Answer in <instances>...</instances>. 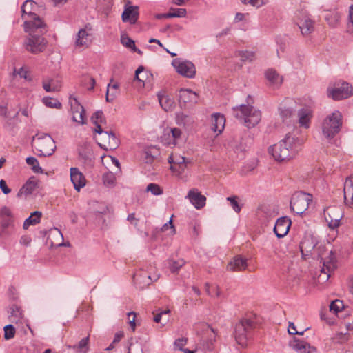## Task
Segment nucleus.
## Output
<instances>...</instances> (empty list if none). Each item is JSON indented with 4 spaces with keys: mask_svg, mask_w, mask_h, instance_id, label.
Here are the masks:
<instances>
[{
    "mask_svg": "<svg viewBox=\"0 0 353 353\" xmlns=\"http://www.w3.org/2000/svg\"><path fill=\"white\" fill-rule=\"evenodd\" d=\"M233 115L241 120H243L244 125L248 128H254L261 119V113L250 105L241 104L232 108Z\"/></svg>",
    "mask_w": 353,
    "mask_h": 353,
    "instance_id": "7ed1b4c3",
    "label": "nucleus"
},
{
    "mask_svg": "<svg viewBox=\"0 0 353 353\" xmlns=\"http://www.w3.org/2000/svg\"><path fill=\"white\" fill-rule=\"evenodd\" d=\"M0 216L3 218L12 217L11 210L6 206H4L0 209Z\"/></svg>",
    "mask_w": 353,
    "mask_h": 353,
    "instance_id": "680f3d73",
    "label": "nucleus"
},
{
    "mask_svg": "<svg viewBox=\"0 0 353 353\" xmlns=\"http://www.w3.org/2000/svg\"><path fill=\"white\" fill-rule=\"evenodd\" d=\"M352 200L353 199V188L352 181L347 178L344 186V199L345 202H348V199Z\"/></svg>",
    "mask_w": 353,
    "mask_h": 353,
    "instance_id": "72a5a7b5",
    "label": "nucleus"
},
{
    "mask_svg": "<svg viewBox=\"0 0 353 353\" xmlns=\"http://www.w3.org/2000/svg\"><path fill=\"white\" fill-rule=\"evenodd\" d=\"M298 116L300 125L308 128L310 126V111L308 109L301 108L298 112Z\"/></svg>",
    "mask_w": 353,
    "mask_h": 353,
    "instance_id": "a878e982",
    "label": "nucleus"
},
{
    "mask_svg": "<svg viewBox=\"0 0 353 353\" xmlns=\"http://www.w3.org/2000/svg\"><path fill=\"white\" fill-rule=\"evenodd\" d=\"M325 216L329 219H336V216H339L340 219H342L343 217V212L339 207H329L325 210Z\"/></svg>",
    "mask_w": 353,
    "mask_h": 353,
    "instance_id": "2f4dec72",
    "label": "nucleus"
},
{
    "mask_svg": "<svg viewBox=\"0 0 353 353\" xmlns=\"http://www.w3.org/2000/svg\"><path fill=\"white\" fill-rule=\"evenodd\" d=\"M3 330H4L5 339L9 340V339L14 338L16 332H15V328L12 325L10 324V325H6L3 327Z\"/></svg>",
    "mask_w": 353,
    "mask_h": 353,
    "instance_id": "3c124183",
    "label": "nucleus"
},
{
    "mask_svg": "<svg viewBox=\"0 0 353 353\" xmlns=\"http://www.w3.org/2000/svg\"><path fill=\"white\" fill-rule=\"evenodd\" d=\"M265 75L270 85L274 88H279L283 82L282 77L273 69H268L265 72Z\"/></svg>",
    "mask_w": 353,
    "mask_h": 353,
    "instance_id": "b1692460",
    "label": "nucleus"
},
{
    "mask_svg": "<svg viewBox=\"0 0 353 353\" xmlns=\"http://www.w3.org/2000/svg\"><path fill=\"white\" fill-rule=\"evenodd\" d=\"M128 353H143L141 345L139 344H131L128 348Z\"/></svg>",
    "mask_w": 353,
    "mask_h": 353,
    "instance_id": "052dcab7",
    "label": "nucleus"
},
{
    "mask_svg": "<svg viewBox=\"0 0 353 353\" xmlns=\"http://www.w3.org/2000/svg\"><path fill=\"white\" fill-rule=\"evenodd\" d=\"M303 143V139L288 133L285 138L270 146L269 153L277 161H283L293 158Z\"/></svg>",
    "mask_w": 353,
    "mask_h": 353,
    "instance_id": "f257e3e1",
    "label": "nucleus"
},
{
    "mask_svg": "<svg viewBox=\"0 0 353 353\" xmlns=\"http://www.w3.org/2000/svg\"><path fill=\"white\" fill-rule=\"evenodd\" d=\"M225 123V119L223 114L220 113L213 114L212 116V130L220 134L224 129Z\"/></svg>",
    "mask_w": 353,
    "mask_h": 353,
    "instance_id": "4be33fe9",
    "label": "nucleus"
},
{
    "mask_svg": "<svg viewBox=\"0 0 353 353\" xmlns=\"http://www.w3.org/2000/svg\"><path fill=\"white\" fill-rule=\"evenodd\" d=\"M312 201V194L304 192H295L291 198L290 209L294 213L301 215L307 210Z\"/></svg>",
    "mask_w": 353,
    "mask_h": 353,
    "instance_id": "6e6552de",
    "label": "nucleus"
},
{
    "mask_svg": "<svg viewBox=\"0 0 353 353\" xmlns=\"http://www.w3.org/2000/svg\"><path fill=\"white\" fill-rule=\"evenodd\" d=\"M172 218H173V215H172V216L170 217L168 222H167L163 225V226L161 228V232H165L168 231V230H170L168 234L174 235L176 234V229L172 223Z\"/></svg>",
    "mask_w": 353,
    "mask_h": 353,
    "instance_id": "09e8293b",
    "label": "nucleus"
},
{
    "mask_svg": "<svg viewBox=\"0 0 353 353\" xmlns=\"http://www.w3.org/2000/svg\"><path fill=\"white\" fill-rule=\"evenodd\" d=\"M341 125L342 115L339 111H334L323 120L322 132L325 138L331 139L339 132Z\"/></svg>",
    "mask_w": 353,
    "mask_h": 353,
    "instance_id": "39448f33",
    "label": "nucleus"
},
{
    "mask_svg": "<svg viewBox=\"0 0 353 353\" xmlns=\"http://www.w3.org/2000/svg\"><path fill=\"white\" fill-rule=\"evenodd\" d=\"M205 290H206V292L209 295H211V296L215 295L217 297L221 296V291L218 286L210 287L209 284L206 283L205 284Z\"/></svg>",
    "mask_w": 353,
    "mask_h": 353,
    "instance_id": "6e6d98bb",
    "label": "nucleus"
},
{
    "mask_svg": "<svg viewBox=\"0 0 353 353\" xmlns=\"http://www.w3.org/2000/svg\"><path fill=\"white\" fill-rule=\"evenodd\" d=\"M108 139V145L110 150L116 149L119 146V140L116 134L112 132H105Z\"/></svg>",
    "mask_w": 353,
    "mask_h": 353,
    "instance_id": "58836bf2",
    "label": "nucleus"
},
{
    "mask_svg": "<svg viewBox=\"0 0 353 353\" xmlns=\"http://www.w3.org/2000/svg\"><path fill=\"white\" fill-rule=\"evenodd\" d=\"M159 102L161 108L166 112H169L173 110L174 108V101L168 95L166 94H158Z\"/></svg>",
    "mask_w": 353,
    "mask_h": 353,
    "instance_id": "393cba45",
    "label": "nucleus"
},
{
    "mask_svg": "<svg viewBox=\"0 0 353 353\" xmlns=\"http://www.w3.org/2000/svg\"><path fill=\"white\" fill-rule=\"evenodd\" d=\"M292 222L288 216H282L279 218L274 228V232L278 238L285 236L289 232Z\"/></svg>",
    "mask_w": 353,
    "mask_h": 353,
    "instance_id": "ddd939ff",
    "label": "nucleus"
},
{
    "mask_svg": "<svg viewBox=\"0 0 353 353\" xmlns=\"http://www.w3.org/2000/svg\"><path fill=\"white\" fill-rule=\"evenodd\" d=\"M297 24L303 36L309 35L314 30V21L307 16H305L302 19H300Z\"/></svg>",
    "mask_w": 353,
    "mask_h": 353,
    "instance_id": "aec40b11",
    "label": "nucleus"
},
{
    "mask_svg": "<svg viewBox=\"0 0 353 353\" xmlns=\"http://www.w3.org/2000/svg\"><path fill=\"white\" fill-rule=\"evenodd\" d=\"M131 315L133 316V318H132V320L129 319V324H130L132 331H134L135 330V327H136V324H135L136 314L134 312H129L128 313V317L130 318Z\"/></svg>",
    "mask_w": 353,
    "mask_h": 353,
    "instance_id": "774afa93",
    "label": "nucleus"
},
{
    "mask_svg": "<svg viewBox=\"0 0 353 353\" xmlns=\"http://www.w3.org/2000/svg\"><path fill=\"white\" fill-rule=\"evenodd\" d=\"M325 221L328 223V227L334 230L336 229L341 223V220L342 219H340L339 216H336V219H329L327 216H325Z\"/></svg>",
    "mask_w": 353,
    "mask_h": 353,
    "instance_id": "5fc2aeb1",
    "label": "nucleus"
},
{
    "mask_svg": "<svg viewBox=\"0 0 353 353\" xmlns=\"http://www.w3.org/2000/svg\"><path fill=\"white\" fill-rule=\"evenodd\" d=\"M91 121L92 122V123H105V119L104 117L103 111L98 110L96 112H94L91 117Z\"/></svg>",
    "mask_w": 353,
    "mask_h": 353,
    "instance_id": "603ef678",
    "label": "nucleus"
},
{
    "mask_svg": "<svg viewBox=\"0 0 353 353\" xmlns=\"http://www.w3.org/2000/svg\"><path fill=\"white\" fill-rule=\"evenodd\" d=\"M36 3L32 0H26L21 6L22 19L24 20V30L29 32L33 29H40L45 26L41 18L34 12Z\"/></svg>",
    "mask_w": 353,
    "mask_h": 353,
    "instance_id": "f03ea898",
    "label": "nucleus"
},
{
    "mask_svg": "<svg viewBox=\"0 0 353 353\" xmlns=\"http://www.w3.org/2000/svg\"><path fill=\"white\" fill-rule=\"evenodd\" d=\"M26 162L28 165L31 166V169L34 173H43V169L35 157H28L26 159Z\"/></svg>",
    "mask_w": 353,
    "mask_h": 353,
    "instance_id": "473e14b6",
    "label": "nucleus"
},
{
    "mask_svg": "<svg viewBox=\"0 0 353 353\" xmlns=\"http://www.w3.org/2000/svg\"><path fill=\"white\" fill-rule=\"evenodd\" d=\"M102 180L105 186L112 187L114 185L116 177L112 172H108L103 174Z\"/></svg>",
    "mask_w": 353,
    "mask_h": 353,
    "instance_id": "e433bc0d",
    "label": "nucleus"
},
{
    "mask_svg": "<svg viewBox=\"0 0 353 353\" xmlns=\"http://www.w3.org/2000/svg\"><path fill=\"white\" fill-rule=\"evenodd\" d=\"M316 246L312 239H305L303 240L300 245L301 252L305 250L307 252H312Z\"/></svg>",
    "mask_w": 353,
    "mask_h": 353,
    "instance_id": "a19ab883",
    "label": "nucleus"
},
{
    "mask_svg": "<svg viewBox=\"0 0 353 353\" xmlns=\"http://www.w3.org/2000/svg\"><path fill=\"white\" fill-rule=\"evenodd\" d=\"M288 333L290 334H299V335H303L304 333V330L301 332H299L296 330V327L293 323H290L288 329Z\"/></svg>",
    "mask_w": 353,
    "mask_h": 353,
    "instance_id": "0e129e2a",
    "label": "nucleus"
},
{
    "mask_svg": "<svg viewBox=\"0 0 353 353\" xmlns=\"http://www.w3.org/2000/svg\"><path fill=\"white\" fill-rule=\"evenodd\" d=\"M239 55L242 61L251 62L255 59V53L253 51H240Z\"/></svg>",
    "mask_w": 353,
    "mask_h": 353,
    "instance_id": "49530a36",
    "label": "nucleus"
},
{
    "mask_svg": "<svg viewBox=\"0 0 353 353\" xmlns=\"http://www.w3.org/2000/svg\"><path fill=\"white\" fill-rule=\"evenodd\" d=\"M42 213L39 211H34L23 222V229H28L30 225H34L41 221Z\"/></svg>",
    "mask_w": 353,
    "mask_h": 353,
    "instance_id": "bb28decb",
    "label": "nucleus"
},
{
    "mask_svg": "<svg viewBox=\"0 0 353 353\" xmlns=\"http://www.w3.org/2000/svg\"><path fill=\"white\" fill-rule=\"evenodd\" d=\"M186 14L187 10L185 8H171L167 16L170 18L185 17Z\"/></svg>",
    "mask_w": 353,
    "mask_h": 353,
    "instance_id": "37998d69",
    "label": "nucleus"
},
{
    "mask_svg": "<svg viewBox=\"0 0 353 353\" xmlns=\"http://www.w3.org/2000/svg\"><path fill=\"white\" fill-rule=\"evenodd\" d=\"M13 226V219L12 217L2 218L1 221V228L3 229H8L10 227Z\"/></svg>",
    "mask_w": 353,
    "mask_h": 353,
    "instance_id": "13d9d810",
    "label": "nucleus"
},
{
    "mask_svg": "<svg viewBox=\"0 0 353 353\" xmlns=\"http://www.w3.org/2000/svg\"><path fill=\"white\" fill-rule=\"evenodd\" d=\"M248 267L247 259L238 255L234 256L228 264L227 270L232 272L245 270Z\"/></svg>",
    "mask_w": 353,
    "mask_h": 353,
    "instance_id": "dca6fc26",
    "label": "nucleus"
},
{
    "mask_svg": "<svg viewBox=\"0 0 353 353\" xmlns=\"http://www.w3.org/2000/svg\"><path fill=\"white\" fill-rule=\"evenodd\" d=\"M147 192H150L154 196H159L163 194V190L161 186L157 183H151L147 185Z\"/></svg>",
    "mask_w": 353,
    "mask_h": 353,
    "instance_id": "79ce46f5",
    "label": "nucleus"
},
{
    "mask_svg": "<svg viewBox=\"0 0 353 353\" xmlns=\"http://www.w3.org/2000/svg\"><path fill=\"white\" fill-rule=\"evenodd\" d=\"M184 264L185 261L183 259L178 261L170 260L169 261V268L172 273H176Z\"/></svg>",
    "mask_w": 353,
    "mask_h": 353,
    "instance_id": "a18cd8bd",
    "label": "nucleus"
},
{
    "mask_svg": "<svg viewBox=\"0 0 353 353\" xmlns=\"http://www.w3.org/2000/svg\"><path fill=\"white\" fill-rule=\"evenodd\" d=\"M38 187V181L34 176L30 177L19 190L17 196L31 194Z\"/></svg>",
    "mask_w": 353,
    "mask_h": 353,
    "instance_id": "412c9836",
    "label": "nucleus"
},
{
    "mask_svg": "<svg viewBox=\"0 0 353 353\" xmlns=\"http://www.w3.org/2000/svg\"><path fill=\"white\" fill-rule=\"evenodd\" d=\"M91 41V34H89L85 29L81 28L77 33L74 42L75 46H88Z\"/></svg>",
    "mask_w": 353,
    "mask_h": 353,
    "instance_id": "5701e85b",
    "label": "nucleus"
},
{
    "mask_svg": "<svg viewBox=\"0 0 353 353\" xmlns=\"http://www.w3.org/2000/svg\"><path fill=\"white\" fill-rule=\"evenodd\" d=\"M37 29H33L28 32V36L24 41L25 48L30 52L37 54L43 52L46 46V41L43 37L39 35L33 34V32Z\"/></svg>",
    "mask_w": 353,
    "mask_h": 353,
    "instance_id": "1a4fd4ad",
    "label": "nucleus"
},
{
    "mask_svg": "<svg viewBox=\"0 0 353 353\" xmlns=\"http://www.w3.org/2000/svg\"><path fill=\"white\" fill-rule=\"evenodd\" d=\"M23 314L20 307L17 305H12L10 307V320L13 323H17L22 318Z\"/></svg>",
    "mask_w": 353,
    "mask_h": 353,
    "instance_id": "7c9ffc66",
    "label": "nucleus"
},
{
    "mask_svg": "<svg viewBox=\"0 0 353 353\" xmlns=\"http://www.w3.org/2000/svg\"><path fill=\"white\" fill-rule=\"evenodd\" d=\"M168 162L170 164H172V163H174V164H179L182 170H183L184 168L185 167V158L184 157H182V156H176V157H174L173 155H171L168 158Z\"/></svg>",
    "mask_w": 353,
    "mask_h": 353,
    "instance_id": "c03bdc74",
    "label": "nucleus"
},
{
    "mask_svg": "<svg viewBox=\"0 0 353 353\" xmlns=\"http://www.w3.org/2000/svg\"><path fill=\"white\" fill-rule=\"evenodd\" d=\"M119 85L117 83L114 84L108 83L106 92V101L112 102L114 100L119 93Z\"/></svg>",
    "mask_w": 353,
    "mask_h": 353,
    "instance_id": "cd10ccee",
    "label": "nucleus"
},
{
    "mask_svg": "<svg viewBox=\"0 0 353 353\" xmlns=\"http://www.w3.org/2000/svg\"><path fill=\"white\" fill-rule=\"evenodd\" d=\"M0 188L5 194H8L11 192V190L8 187L6 181L3 179L0 180Z\"/></svg>",
    "mask_w": 353,
    "mask_h": 353,
    "instance_id": "69168bd1",
    "label": "nucleus"
},
{
    "mask_svg": "<svg viewBox=\"0 0 353 353\" xmlns=\"http://www.w3.org/2000/svg\"><path fill=\"white\" fill-rule=\"evenodd\" d=\"M121 42L124 46L130 48L131 50H132L135 46L134 41L127 36H122L121 38Z\"/></svg>",
    "mask_w": 353,
    "mask_h": 353,
    "instance_id": "4d7b16f0",
    "label": "nucleus"
},
{
    "mask_svg": "<svg viewBox=\"0 0 353 353\" xmlns=\"http://www.w3.org/2000/svg\"><path fill=\"white\" fill-rule=\"evenodd\" d=\"M255 327L252 320L243 319L237 323L234 328V337L236 343L244 347L248 345L249 339L252 334V330Z\"/></svg>",
    "mask_w": 353,
    "mask_h": 353,
    "instance_id": "423d86ee",
    "label": "nucleus"
},
{
    "mask_svg": "<svg viewBox=\"0 0 353 353\" xmlns=\"http://www.w3.org/2000/svg\"><path fill=\"white\" fill-rule=\"evenodd\" d=\"M70 180L74 185V188L77 192L85 185L86 180L81 172L77 168H70Z\"/></svg>",
    "mask_w": 353,
    "mask_h": 353,
    "instance_id": "4468645a",
    "label": "nucleus"
},
{
    "mask_svg": "<svg viewBox=\"0 0 353 353\" xmlns=\"http://www.w3.org/2000/svg\"><path fill=\"white\" fill-rule=\"evenodd\" d=\"M334 340L335 342L338 343H343L345 342L347 340V334L342 333V332H338L335 334L334 337Z\"/></svg>",
    "mask_w": 353,
    "mask_h": 353,
    "instance_id": "bf43d9fd",
    "label": "nucleus"
},
{
    "mask_svg": "<svg viewBox=\"0 0 353 353\" xmlns=\"http://www.w3.org/2000/svg\"><path fill=\"white\" fill-rule=\"evenodd\" d=\"M187 339L185 338H179L174 341V345L176 346L179 350L182 351L184 348L183 347L187 343Z\"/></svg>",
    "mask_w": 353,
    "mask_h": 353,
    "instance_id": "e2e57ef3",
    "label": "nucleus"
},
{
    "mask_svg": "<svg viewBox=\"0 0 353 353\" xmlns=\"http://www.w3.org/2000/svg\"><path fill=\"white\" fill-rule=\"evenodd\" d=\"M241 1L245 4L250 3L256 7H260L263 3V0H241Z\"/></svg>",
    "mask_w": 353,
    "mask_h": 353,
    "instance_id": "338daca9",
    "label": "nucleus"
},
{
    "mask_svg": "<svg viewBox=\"0 0 353 353\" xmlns=\"http://www.w3.org/2000/svg\"><path fill=\"white\" fill-rule=\"evenodd\" d=\"M226 200L230 202L231 207L235 212H240L241 206L239 203L238 197L236 196H228L226 198Z\"/></svg>",
    "mask_w": 353,
    "mask_h": 353,
    "instance_id": "8fccbe9b",
    "label": "nucleus"
},
{
    "mask_svg": "<svg viewBox=\"0 0 353 353\" xmlns=\"http://www.w3.org/2000/svg\"><path fill=\"white\" fill-rule=\"evenodd\" d=\"M140 279H143L144 285H149L152 282V279L150 275H141L137 273L133 276V280L135 283L139 282Z\"/></svg>",
    "mask_w": 353,
    "mask_h": 353,
    "instance_id": "864d4df0",
    "label": "nucleus"
},
{
    "mask_svg": "<svg viewBox=\"0 0 353 353\" xmlns=\"http://www.w3.org/2000/svg\"><path fill=\"white\" fill-rule=\"evenodd\" d=\"M89 336L83 338L78 344L73 345V349L79 351L81 353H87L88 350Z\"/></svg>",
    "mask_w": 353,
    "mask_h": 353,
    "instance_id": "f704fd0d",
    "label": "nucleus"
},
{
    "mask_svg": "<svg viewBox=\"0 0 353 353\" xmlns=\"http://www.w3.org/2000/svg\"><path fill=\"white\" fill-rule=\"evenodd\" d=\"M279 110L283 121H285L288 118H290L294 112V110L292 108L287 107L284 104L280 105Z\"/></svg>",
    "mask_w": 353,
    "mask_h": 353,
    "instance_id": "c9c22d12",
    "label": "nucleus"
},
{
    "mask_svg": "<svg viewBox=\"0 0 353 353\" xmlns=\"http://www.w3.org/2000/svg\"><path fill=\"white\" fill-rule=\"evenodd\" d=\"M325 19L330 26L335 27L339 21L340 15L337 12H329Z\"/></svg>",
    "mask_w": 353,
    "mask_h": 353,
    "instance_id": "4c0bfd02",
    "label": "nucleus"
},
{
    "mask_svg": "<svg viewBox=\"0 0 353 353\" xmlns=\"http://www.w3.org/2000/svg\"><path fill=\"white\" fill-rule=\"evenodd\" d=\"M179 103L182 108L196 104L199 100L198 94L190 89L181 88L178 94Z\"/></svg>",
    "mask_w": 353,
    "mask_h": 353,
    "instance_id": "9b49d317",
    "label": "nucleus"
},
{
    "mask_svg": "<svg viewBox=\"0 0 353 353\" xmlns=\"http://www.w3.org/2000/svg\"><path fill=\"white\" fill-rule=\"evenodd\" d=\"M121 17L123 22L135 24L139 18V8L137 6L125 5Z\"/></svg>",
    "mask_w": 353,
    "mask_h": 353,
    "instance_id": "2eb2a0df",
    "label": "nucleus"
},
{
    "mask_svg": "<svg viewBox=\"0 0 353 353\" xmlns=\"http://www.w3.org/2000/svg\"><path fill=\"white\" fill-rule=\"evenodd\" d=\"M182 132L178 128H172L161 137V141L167 145H176L183 142Z\"/></svg>",
    "mask_w": 353,
    "mask_h": 353,
    "instance_id": "f8f14e48",
    "label": "nucleus"
},
{
    "mask_svg": "<svg viewBox=\"0 0 353 353\" xmlns=\"http://www.w3.org/2000/svg\"><path fill=\"white\" fill-rule=\"evenodd\" d=\"M344 308L345 306L343 301L339 299L332 301L330 305V311H332L336 314H337L339 312H341Z\"/></svg>",
    "mask_w": 353,
    "mask_h": 353,
    "instance_id": "de8ad7c7",
    "label": "nucleus"
},
{
    "mask_svg": "<svg viewBox=\"0 0 353 353\" xmlns=\"http://www.w3.org/2000/svg\"><path fill=\"white\" fill-rule=\"evenodd\" d=\"M43 103L49 108L60 109L61 103L56 99L46 97L43 98Z\"/></svg>",
    "mask_w": 353,
    "mask_h": 353,
    "instance_id": "ea45409f",
    "label": "nucleus"
},
{
    "mask_svg": "<svg viewBox=\"0 0 353 353\" xmlns=\"http://www.w3.org/2000/svg\"><path fill=\"white\" fill-rule=\"evenodd\" d=\"M336 268V261L335 256L332 251H330L328 258L323 262V267L321 271L322 273L326 274V279H328L330 276L331 272L334 271Z\"/></svg>",
    "mask_w": 353,
    "mask_h": 353,
    "instance_id": "a211bd4d",
    "label": "nucleus"
},
{
    "mask_svg": "<svg viewBox=\"0 0 353 353\" xmlns=\"http://www.w3.org/2000/svg\"><path fill=\"white\" fill-rule=\"evenodd\" d=\"M74 107L77 108L78 109H81V111L79 113V119H77L76 115L72 116V119L74 122H77L79 124L83 125L85 123V110L83 105L80 104L78 100L76 98H74V103L72 104Z\"/></svg>",
    "mask_w": 353,
    "mask_h": 353,
    "instance_id": "c85d7f7f",
    "label": "nucleus"
},
{
    "mask_svg": "<svg viewBox=\"0 0 353 353\" xmlns=\"http://www.w3.org/2000/svg\"><path fill=\"white\" fill-rule=\"evenodd\" d=\"M43 88L48 92H55L60 90L61 85L54 79H48L43 81Z\"/></svg>",
    "mask_w": 353,
    "mask_h": 353,
    "instance_id": "c756f323",
    "label": "nucleus"
},
{
    "mask_svg": "<svg viewBox=\"0 0 353 353\" xmlns=\"http://www.w3.org/2000/svg\"><path fill=\"white\" fill-rule=\"evenodd\" d=\"M32 143L38 151L39 156H51L56 150L55 141L48 134H37L32 137Z\"/></svg>",
    "mask_w": 353,
    "mask_h": 353,
    "instance_id": "20e7f679",
    "label": "nucleus"
},
{
    "mask_svg": "<svg viewBox=\"0 0 353 353\" xmlns=\"http://www.w3.org/2000/svg\"><path fill=\"white\" fill-rule=\"evenodd\" d=\"M292 347L299 353H317V350L315 347L310 345L304 341L294 339Z\"/></svg>",
    "mask_w": 353,
    "mask_h": 353,
    "instance_id": "6ab92c4d",
    "label": "nucleus"
},
{
    "mask_svg": "<svg viewBox=\"0 0 353 353\" xmlns=\"http://www.w3.org/2000/svg\"><path fill=\"white\" fill-rule=\"evenodd\" d=\"M186 197L189 199L190 203L196 209H201L205 205V196L202 195L197 190H190Z\"/></svg>",
    "mask_w": 353,
    "mask_h": 353,
    "instance_id": "f3484780",
    "label": "nucleus"
},
{
    "mask_svg": "<svg viewBox=\"0 0 353 353\" xmlns=\"http://www.w3.org/2000/svg\"><path fill=\"white\" fill-rule=\"evenodd\" d=\"M327 94L335 101L345 99L353 94V87L347 81L338 80L328 86Z\"/></svg>",
    "mask_w": 353,
    "mask_h": 353,
    "instance_id": "0eeeda50",
    "label": "nucleus"
},
{
    "mask_svg": "<svg viewBox=\"0 0 353 353\" xmlns=\"http://www.w3.org/2000/svg\"><path fill=\"white\" fill-rule=\"evenodd\" d=\"M172 65L179 74L186 78L192 79L195 77V65L190 61L176 58L172 60Z\"/></svg>",
    "mask_w": 353,
    "mask_h": 353,
    "instance_id": "9d476101",
    "label": "nucleus"
}]
</instances>
